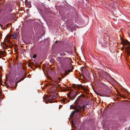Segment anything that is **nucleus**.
Instances as JSON below:
<instances>
[{
  "label": "nucleus",
  "mask_w": 130,
  "mask_h": 130,
  "mask_svg": "<svg viewBox=\"0 0 130 130\" xmlns=\"http://www.w3.org/2000/svg\"><path fill=\"white\" fill-rule=\"evenodd\" d=\"M2 68L1 67H0V73L2 72Z\"/></svg>",
  "instance_id": "4468645a"
},
{
  "label": "nucleus",
  "mask_w": 130,
  "mask_h": 130,
  "mask_svg": "<svg viewBox=\"0 0 130 130\" xmlns=\"http://www.w3.org/2000/svg\"><path fill=\"white\" fill-rule=\"evenodd\" d=\"M60 75L61 76H62V77L63 78H64V76H62V75L60 74Z\"/></svg>",
  "instance_id": "a211bd4d"
},
{
  "label": "nucleus",
  "mask_w": 130,
  "mask_h": 130,
  "mask_svg": "<svg viewBox=\"0 0 130 130\" xmlns=\"http://www.w3.org/2000/svg\"><path fill=\"white\" fill-rule=\"evenodd\" d=\"M64 74V75L66 76V75H68V74L66 73V74Z\"/></svg>",
  "instance_id": "f3484780"
},
{
  "label": "nucleus",
  "mask_w": 130,
  "mask_h": 130,
  "mask_svg": "<svg viewBox=\"0 0 130 130\" xmlns=\"http://www.w3.org/2000/svg\"><path fill=\"white\" fill-rule=\"evenodd\" d=\"M122 96H123V95H120V96L121 97H122ZM123 98L124 97V96H123Z\"/></svg>",
  "instance_id": "6ab92c4d"
},
{
  "label": "nucleus",
  "mask_w": 130,
  "mask_h": 130,
  "mask_svg": "<svg viewBox=\"0 0 130 130\" xmlns=\"http://www.w3.org/2000/svg\"><path fill=\"white\" fill-rule=\"evenodd\" d=\"M66 59L67 60H68V61H69V62H70L71 61V59L69 58H66Z\"/></svg>",
  "instance_id": "ddd939ff"
},
{
  "label": "nucleus",
  "mask_w": 130,
  "mask_h": 130,
  "mask_svg": "<svg viewBox=\"0 0 130 130\" xmlns=\"http://www.w3.org/2000/svg\"><path fill=\"white\" fill-rule=\"evenodd\" d=\"M0 81H2V80L0 78Z\"/></svg>",
  "instance_id": "4be33fe9"
},
{
  "label": "nucleus",
  "mask_w": 130,
  "mask_h": 130,
  "mask_svg": "<svg viewBox=\"0 0 130 130\" xmlns=\"http://www.w3.org/2000/svg\"><path fill=\"white\" fill-rule=\"evenodd\" d=\"M77 94L76 91H73L70 92L68 94H67V97L69 99L72 100L74 99Z\"/></svg>",
  "instance_id": "39448f33"
},
{
  "label": "nucleus",
  "mask_w": 130,
  "mask_h": 130,
  "mask_svg": "<svg viewBox=\"0 0 130 130\" xmlns=\"http://www.w3.org/2000/svg\"><path fill=\"white\" fill-rule=\"evenodd\" d=\"M98 72L99 73H100V72ZM101 72V73H102V71L101 72Z\"/></svg>",
  "instance_id": "412c9836"
},
{
  "label": "nucleus",
  "mask_w": 130,
  "mask_h": 130,
  "mask_svg": "<svg viewBox=\"0 0 130 130\" xmlns=\"http://www.w3.org/2000/svg\"><path fill=\"white\" fill-rule=\"evenodd\" d=\"M102 46H107V45H106V44H102Z\"/></svg>",
  "instance_id": "2eb2a0df"
},
{
  "label": "nucleus",
  "mask_w": 130,
  "mask_h": 130,
  "mask_svg": "<svg viewBox=\"0 0 130 130\" xmlns=\"http://www.w3.org/2000/svg\"><path fill=\"white\" fill-rule=\"evenodd\" d=\"M83 98V97L82 95L80 96L76 100L74 103V104L70 106V109H75V110L71 112V115H73L75 113H77L76 115H77V117H79V116L80 115V113L82 112V108L79 105L78 101H81Z\"/></svg>",
  "instance_id": "f257e3e1"
},
{
  "label": "nucleus",
  "mask_w": 130,
  "mask_h": 130,
  "mask_svg": "<svg viewBox=\"0 0 130 130\" xmlns=\"http://www.w3.org/2000/svg\"><path fill=\"white\" fill-rule=\"evenodd\" d=\"M19 74L18 75V76H19V77H18L19 78V80L18 81V77H16V82L15 85L17 86V84L19 82H20L21 81V80H23L25 78V74H24L22 76H20V75H21V74Z\"/></svg>",
  "instance_id": "423d86ee"
},
{
  "label": "nucleus",
  "mask_w": 130,
  "mask_h": 130,
  "mask_svg": "<svg viewBox=\"0 0 130 130\" xmlns=\"http://www.w3.org/2000/svg\"><path fill=\"white\" fill-rule=\"evenodd\" d=\"M57 97V93L54 92L52 93L49 96H47L45 97L43 100H45L44 102L46 103H47L48 102L52 103L53 102H51V101L56 99Z\"/></svg>",
  "instance_id": "7ed1b4c3"
},
{
  "label": "nucleus",
  "mask_w": 130,
  "mask_h": 130,
  "mask_svg": "<svg viewBox=\"0 0 130 130\" xmlns=\"http://www.w3.org/2000/svg\"><path fill=\"white\" fill-rule=\"evenodd\" d=\"M73 87L74 88H76L77 87L76 85L75 84H74L73 85ZM77 88H81V89H83V86L82 85V84L80 85H78L77 86Z\"/></svg>",
  "instance_id": "1a4fd4ad"
},
{
  "label": "nucleus",
  "mask_w": 130,
  "mask_h": 130,
  "mask_svg": "<svg viewBox=\"0 0 130 130\" xmlns=\"http://www.w3.org/2000/svg\"><path fill=\"white\" fill-rule=\"evenodd\" d=\"M82 73H88L89 72L86 69V68L83 67L81 68L80 69Z\"/></svg>",
  "instance_id": "6e6552de"
},
{
  "label": "nucleus",
  "mask_w": 130,
  "mask_h": 130,
  "mask_svg": "<svg viewBox=\"0 0 130 130\" xmlns=\"http://www.w3.org/2000/svg\"><path fill=\"white\" fill-rule=\"evenodd\" d=\"M73 67L72 65H70L65 70V73H69L71 72L73 69Z\"/></svg>",
  "instance_id": "0eeeda50"
},
{
  "label": "nucleus",
  "mask_w": 130,
  "mask_h": 130,
  "mask_svg": "<svg viewBox=\"0 0 130 130\" xmlns=\"http://www.w3.org/2000/svg\"><path fill=\"white\" fill-rule=\"evenodd\" d=\"M121 40L123 45L124 46H127L124 47L123 46L121 48V50L123 51L124 48H125L127 55H130V42L122 39H121Z\"/></svg>",
  "instance_id": "f03ea898"
},
{
  "label": "nucleus",
  "mask_w": 130,
  "mask_h": 130,
  "mask_svg": "<svg viewBox=\"0 0 130 130\" xmlns=\"http://www.w3.org/2000/svg\"><path fill=\"white\" fill-rule=\"evenodd\" d=\"M25 4L28 7L30 8L31 7V5L30 3H27L26 2L25 3Z\"/></svg>",
  "instance_id": "9b49d317"
},
{
  "label": "nucleus",
  "mask_w": 130,
  "mask_h": 130,
  "mask_svg": "<svg viewBox=\"0 0 130 130\" xmlns=\"http://www.w3.org/2000/svg\"><path fill=\"white\" fill-rule=\"evenodd\" d=\"M44 75L46 78L50 79H52L55 82H57L58 80L59 79L58 74H44Z\"/></svg>",
  "instance_id": "20e7f679"
},
{
  "label": "nucleus",
  "mask_w": 130,
  "mask_h": 130,
  "mask_svg": "<svg viewBox=\"0 0 130 130\" xmlns=\"http://www.w3.org/2000/svg\"><path fill=\"white\" fill-rule=\"evenodd\" d=\"M12 36L14 38V39H16L17 38V37H18V35L17 34L15 33H13L12 35Z\"/></svg>",
  "instance_id": "9d476101"
},
{
  "label": "nucleus",
  "mask_w": 130,
  "mask_h": 130,
  "mask_svg": "<svg viewBox=\"0 0 130 130\" xmlns=\"http://www.w3.org/2000/svg\"><path fill=\"white\" fill-rule=\"evenodd\" d=\"M82 74L79 73V74L81 76H82L83 77V78L86 79L85 77V76L83 75H82Z\"/></svg>",
  "instance_id": "f8f14e48"
},
{
  "label": "nucleus",
  "mask_w": 130,
  "mask_h": 130,
  "mask_svg": "<svg viewBox=\"0 0 130 130\" xmlns=\"http://www.w3.org/2000/svg\"><path fill=\"white\" fill-rule=\"evenodd\" d=\"M36 57V55H34L33 56V57L34 58H35Z\"/></svg>",
  "instance_id": "dca6fc26"
},
{
  "label": "nucleus",
  "mask_w": 130,
  "mask_h": 130,
  "mask_svg": "<svg viewBox=\"0 0 130 130\" xmlns=\"http://www.w3.org/2000/svg\"><path fill=\"white\" fill-rule=\"evenodd\" d=\"M29 76H30V75H29V74H28V77H29V78H30V77H29Z\"/></svg>",
  "instance_id": "aec40b11"
}]
</instances>
